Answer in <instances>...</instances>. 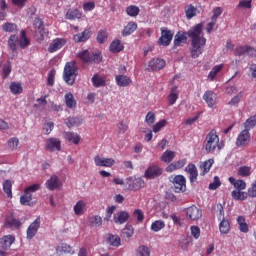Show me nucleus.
Segmentation results:
<instances>
[{
    "instance_id": "obj_1",
    "label": "nucleus",
    "mask_w": 256,
    "mask_h": 256,
    "mask_svg": "<svg viewBox=\"0 0 256 256\" xmlns=\"http://www.w3.org/2000/svg\"><path fill=\"white\" fill-rule=\"evenodd\" d=\"M78 69L77 62H67L64 67L63 79L67 85H74L77 79Z\"/></svg>"
},
{
    "instance_id": "obj_2",
    "label": "nucleus",
    "mask_w": 256,
    "mask_h": 256,
    "mask_svg": "<svg viewBox=\"0 0 256 256\" xmlns=\"http://www.w3.org/2000/svg\"><path fill=\"white\" fill-rule=\"evenodd\" d=\"M205 151L207 153H213L215 149L217 148L219 151L223 149V146L219 143V135H217V131L211 130L207 135L205 139Z\"/></svg>"
},
{
    "instance_id": "obj_3",
    "label": "nucleus",
    "mask_w": 256,
    "mask_h": 256,
    "mask_svg": "<svg viewBox=\"0 0 256 256\" xmlns=\"http://www.w3.org/2000/svg\"><path fill=\"white\" fill-rule=\"evenodd\" d=\"M78 59H81L84 63H101L103 61V57L101 53H91L89 50H82L77 53Z\"/></svg>"
},
{
    "instance_id": "obj_4",
    "label": "nucleus",
    "mask_w": 256,
    "mask_h": 256,
    "mask_svg": "<svg viewBox=\"0 0 256 256\" xmlns=\"http://www.w3.org/2000/svg\"><path fill=\"white\" fill-rule=\"evenodd\" d=\"M161 36L157 41V44L160 47H169L171 45V42L173 41V35H175V32L169 30L167 27L160 28Z\"/></svg>"
},
{
    "instance_id": "obj_5",
    "label": "nucleus",
    "mask_w": 256,
    "mask_h": 256,
    "mask_svg": "<svg viewBox=\"0 0 256 256\" xmlns=\"http://www.w3.org/2000/svg\"><path fill=\"white\" fill-rule=\"evenodd\" d=\"M205 45H207V40L191 41L190 53L192 59H197L200 55H203V51H205Z\"/></svg>"
},
{
    "instance_id": "obj_6",
    "label": "nucleus",
    "mask_w": 256,
    "mask_h": 256,
    "mask_svg": "<svg viewBox=\"0 0 256 256\" xmlns=\"http://www.w3.org/2000/svg\"><path fill=\"white\" fill-rule=\"evenodd\" d=\"M188 37L191 41H207L205 36H203V24H196L194 27L190 28L187 32Z\"/></svg>"
},
{
    "instance_id": "obj_7",
    "label": "nucleus",
    "mask_w": 256,
    "mask_h": 256,
    "mask_svg": "<svg viewBox=\"0 0 256 256\" xmlns=\"http://www.w3.org/2000/svg\"><path fill=\"white\" fill-rule=\"evenodd\" d=\"M173 190L175 193H184L187 191V180L183 175H177L173 179Z\"/></svg>"
},
{
    "instance_id": "obj_8",
    "label": "nucleus",
    "mask_w": 256,
    "mask_h": 256,
    "mask_svg": "<svg viewBox=\"0 0 256 256\" xmlns=\"http://www.w3.org/2000/svg\"><path fill=\"white\" fill-rule=\"evenodd\" d=\"M255 53H256L255 48L247 45L238 46L234 50V55L236 57H243L245 55H248L249 57H254Z\"/></svg>"
},
{
    "instance_id": "obj_9",
    "label": "nucleus",
    "mask_w": 256,
    "mask_h": 256,
    "mask_svg": "<svg viewBox=\"0 0 256 256\" xmlns=\"http://www.w3.org/2000/svg\"><path fill=\"white\" fill-rule=\"evenodd\" d=\"M186 215L191 221H199V219L203 217V211H201L197 206L192 205L186 208Z\"/></svg>"
},
{
    "instance_id": "obj_10",
    "label": "nucleus",
    "mask_w": 256,
    "mask_h": 256,
    "mask_svg": "<svg viewBox=\"0 0 256 256\" xmlns=\"http://www.w3.org/2000/svg\"><path fill=\"white\" fill-rule=\"evenodd\" d=\"M45 149L46 151H61V140L59 138H48L45 140Z\"/></svg>"
},
{
    "instance_id": "obj_11",
    "label": "nucleus",
    "mask_w": 256,
    "mask_h": 256,
    "mask_svg": "<svg viewBox=\"0 0 256 256\" xmlns=\"http://www.w3.org/2000/svg\"><path fill=\"white\" fill-rule=\"evenodd\" d=\"M39 227H41V218H36L26 230L27 239H33L37 235V231H39Z\"/></svg>"
},
{
    "instance_id": "obj_12",
    "label": "nucleus",
    "mask_w": 256,
    "mask_h": 256,
    "mask_svg": "<svg viewBox=\"0 0 256 256\" xmlns=\"http://www.w3.org/2000/svg\"><path fill=\"white\" fill-rule=\"evenodd\" d=\"M67 45V39L65 38H56L54 39L48 47L49 53H56V51H59V49H63Z\"/></svg>"
},
{
    "instance_id": "obj_13",
    "label": "nucleus",
    "mask_w": 256,
    "mask_h": 256,
    "mask_svg": "<svg viewBox=\"0 0 256 256\" xmlns=\"http://www.w3.org/2000/svg\"><path fill=\"white\" fill-rule=\"evenodd\" d=\"M250 141H251V133H249V130L244 129L239 133L236 139V145L238 147H245V145H247V143H249Z\"/></svg>"
},
{
    "instance_id": "obj_14",
    "label": "nucleus",
    "mask_w": 256,
    "mask_h": 256,
    "mask_svg": "<svg viewBox=\"0 0 256 256\" xmlns=\"http://www.w3.org/2000/svg\"><path fill=\"white\" fill-rule=\"evenodd\" d=\"M202 99H204L210 109H214L215 105H217V94L211 90L206 91Z\"/></svg>"
},
{
    "instance_id": "obj_15",
    "label": "nucleus",
    "mask_w": 256,
    "mask_h": 256,
    "mask_svg": "<svg viewBox=\"0 0 256 256\" xmlns=\"http://www.w3.org/2000/svg\"><path fill=\"white\" fill-rule=\"evenodd\" d=\"M166 63L165 60L160 58H153L148 62V71H160V69H163L165 67Z\"/></svg>"
},
{
    "instance_id": "obj_16",
    "label": "nucleus",
    "mask_w": 256,
    "mask_h": 256,
    "mask_svg": "<svg viewBox=\"0 0 256 256\" xmlns=\"http://www.w3.org/2000/svg\"><path fill=\"white\" fill-rule=\"evenodd\" d=\"M94 163L96 167H113V165H115V159L101 158L99 155H96L94 157Z\"/></svg>"
},
{
    "instance_id": "obj_17",
    "label": "nucleus",
    "mask_w": 256,
    "mask_h": 256,
    "mask_svg": "<svg viewBox=\"0 0 256 256\" xmlns=\"http://www.w3.org/2000/svg\"><path fill=\"white\" fill-rule=\"evenodd\" d=\"M129 212L127 211H118L113 216V221L116 225H123V223H127L129 221Z\"/></svg>"
},
{
    "instance_id": "obj_18",
    "label": "nucleus",
    "mask_w": 256,
    "mask_h": 256,
    "mask_svg": "<svg viewBox=\"0 0 256 256\" xmlns=\"http://www.w3.org/2000/svg\"><path fill=\"white\" fill-rule=\"evenodd\" d=\"M160 175H163V169L157 165L150 166L145 171V177L147 179H155V177H159Z\"/></svg>"
},
{
    "instance_id": "obj_19",
    "label": "nucleus",
    "mask_w": 256,
    "mask_h": 256,
    "mask_svg": "<svg viewBox=\"0 0 256 256\" xmlns=\"http://www.w3.org/2000/svg\"><path fill=\"white\" fill-rule=\"evenodd\" d=\"M186 173L189 175L190 183H196L197 177H199V171L197 170V166L195 164L190 163L185 168Z\"/></svg>"
},
{
    "instance_id": "obj_20",
    "label": "nucleus",
    "mask_w": 256,
    "mask_h": 256,
    "mask_svg": "<svg viewBox=\"0 0 256 256\" xmlns=\"http://www.w3.org/2000/svg\"><path fill=\"white\" fill-rule=\"evenodd\" d=\"M91 28L85 29L82 33L75 34L73 36L74 43H85L88 39H91Z\"/></svg>"
},
{
    "instance_id": "obj_21",
    "label": "nucleus",
    "mask_w": 256,
    "mask_h": 256,
    "mask_svg": "<svg viewBox=\"0 0 256 256\" xmlns=\"http://www.w3.org/2000/svg\"><path fill=\"white\" fill-rule=\"evenodd\" d=\"M21 225H23V223H21L19 219L13 217V214L6 217L5 227H8L9 229H20Z\"/></svg>"
},
{
    "instance_id": "obj_22",
    "label": "nucleus",
    "mask_w": 256,
    "mask_h": 256,
    "mask_svg": "<svg viewBox=\"0 0 256 256\" xmlns=\"http://www.w3.org/2000/svg\"><path fill=\"white\" fill-rule=\"evenodd\" d=\"M185 165H187V159H185V158L178 160V161H174L166 168V172L173 173V171L183 169V167H185Z\"/></svg>"
},
{
    "instance_id": "obj_23",
    "label": "nucleus",
    "mask_w": 256,
    "mask_h": 256,
    "mask_svg": "<svg viewBox=\"0 0 256 256\" xmlns=\"http://www.w3.org/2000/svg\"><path fill=\"white\" fill-rule=\"evenodd\" d=\"M83 17V12L79 9H68L65 14V19L68 21H75V19H81Z\"/></svg>"
},
{
    "instance_id": "obj_24",
    "label": "nucleus",
    "mask_w": 256,
    "mask_h": 256,
    "mask_svg": "<svg viewBox=\"0 0 256 256\" xmlns=\"http://www.w3.org/2000/svg\"><path fill=\"white\" fill-rule=\"evenodd\" d=\"M115 81L118 87H129V85L133 83V80H131L127 75H116Z\"/></svg>"
},
{
    "instance_id": "obj_25",
    "label": "nucleus",
    "mask_w": 256,
    "mask_h": 256,
    "mask_svg": "<svg viewBox=\"0 0 256 256\" xmlns=\"http://www.w3.org/2000/svg\"><path fill=\"white\" fill-rule=\"evenodd\" d=\"M46 187L49 191H55V189H59L61 187V183H59V178L56 175L50 177V179L46 182Z\"/></svg>"
},
{
    "instance_id": "obj_26",
    "label": "nucleus",
    "mask_w": 256,
    "mask_h": 256,
    "mask_svg": "<svg viewBox=\"0 0 256 256\" xmlns=\"http://www.w3.org/2000/svg\"><path fill=\"white\" fill-rule=\"evenodd\" d=\"M13 243H15V236L13 235H6L0 238V247L2 249H9Z\"/></svg>"
},
{
    "instance_id": "obj_27",
    "label": "nucleus",
    "mask_w": 256,
    "mask_h": 256,
    "mask_svg": "<svg viewBox=\"0 0 256 256\" xmlns=\"http://www.w3.org/2000/svg\"><path fill=\"white\" fill-rule=\"evenodd\" d=\"M143 187H145V181L141 177L134 178L132 183L129 184L130 191H139V189H143Z\"/></svg>"
},
{
    "instance_id": "obj_28",
    "label": "nucleus",
    "mask_w": 256,
    "mask_h": 256,
    "mask_svg": "<svg viewBox=\"0 0 256 256\" xmlns=\"http://www.w3.org/2000/svg\"><path fill=\"white\" fill-rule=\"evenodd\" d=\"M64 139L73 143L74 145H79L81 142V136L75 132H64Z\"/></svg>"
},
{
    "instance_id": "obj_29",
    "label": "nucleus",
    "mask_w": 256,
    "mask_h": 256,
    "mask_svg": "<svg viewBox=\"0 0 256 256\" xmlns=\"http://www.w3.org/2000/svg\"><path fill=\"white\" fill-rule=\"evenodd\" d=\"M33 27H34L36 33H39V35L41 37H43V35H45V25H44L43 19L35 18L34 22H33Z\"/></svg>"
},
{
    "instance_id": "obj_30",
    "label": "nucleus",
    "mask_w": 256,
    "mask_h": 256,
    "mask_svg": "<svg viewBox=\"0 0 256 256\" xmlns=\"http://www.w3.org/2000/svg\"><path fill=\"white\" fill-rule=\"evenodd\" d=\"M213 163H215V160L208 159L200 164V169L202 172H200L201 177H204V175H207L209 171H211V167H213Z\"/></svg>"
},
{
    "instance_id": "obj_31",
    "label": "nucleus",
    "mask_w": 256,
    "mask_h": 256,
    "mask_svg": "<svg viewBox=\"0 0 256 256\" xmlns=\"http://www.w3.org/2000/svg\"><path fill=\"white\" fill-rule=\"evenodd\" d=\"M64 101L68 109H75L77 107V100H75V96L71 92L65 94Z\"/></svg>"
},
{
    "instance_id": "obj_32",
    "label": "nucleus",
    "mask_w": 256,
    "mask_h": 256,
    "mask_svg": "<svg viewBox=\"0 0 256 256\" xmlns=\"http://www.w3.org/2000/svg\"><path fill=\"white\" fill-rule=\"evenodd\" d=\"M85 211H87V204L83 200H79L75 205H74V213L78 217L80 215H84Z\"/></svg>"
},
{
    "instance_id": "obj_33",
    "label": "nucleus",
    "mask_w": 256,
    "mask_h": 256,
    "mask_svg": "<svg viewBox=\"0 0 256 256\" xmlns=\"http://www.w3.org/2000/svg\"><path fill=\"white\" fill-rule=\"evenodd\" d=\"M135 31H137V23L131 21L124 27L122 37H129V35H132Z\"/></svg>"
},
{
    "instance_id": "obj_34",
    "label": "nucleus",
    "mask_w": 256,
    "mask_h": 256,
    "mask_svg": "<svg viewBox=\"0 0 256 256\" xmlns=\"http://www.w3.org/2000/svg\"><path fill=\"white\" fill-rule=\"evenodd\" d=\"M228 181L231 183V185H233L235 189H237V191H243L247 188V183H245L243 180H236L233 177H229Z\"/></svg>"
},
{
    "instance_id": "obj_35",
    "label": "nucleus",
    "mask_w": 256,
    "mask_h": 256,
    "mask_svg": "<svg viewBox=\"0 0 256 256\" xmlns=\"http://www.w3.org/2000/svg\"><path fill=\"white\" fill-rule=\"evenodd\" d=\"M186 19L190 21L193 17H197V7L193 6V4H188L184 7Z\"/></svg>"
},
{
    "instance_id": "obj_36",
    "label": "nucleus",
    "mask_w": 256,
    "mask_h": 256,
    "mask_svg": "<svg viewBox=\"0 0 256 256\" xmlns=\"http://www.w3.org/2000/svg\"><path fill=\"white\" fill-rule=\"evenodd\" d=\"M88 225L97 229V227H101V225H103V218L99 215L91 216L88 218Z\"/></svg>"
},
{
    "instance_id": "obj_37",
    "label": "nucleus",
    "mask_w": 256,
    "mask_h": 256,
    "mask_svg": "<svg viewBox=\"0 0 256 256\" xmlns=\"http://www.w3.org/2000/svg\"><path fill=\"white\" fill-rule=\"evenodd\" d=\"M219 231L222 235H227L231 231V222L223 218L219 223Z\"/></svg>"
},
{
    "instance_id": "obj_38",
    "label": "nucleus",
    "mask_w": 256,
    "mask_h": 256,
    "mask_svg": "<svg viewBox=\"0 0 256 256\" xmlns=\"http://www.w3.org/2000/svg\"><path fill=\"white\" fill-rule=\"evenodd\" d=\"M92 85L96 88L105 87V85H107V81L105 80V77L99 76V74H95L92 77Z\"/></svg>"
},
{
    "instance_id": "obj_39",
    "label": "nucleus",
    "mask_w": 256,
    "mask_h": 256,
    "mask_svg": "<svg viewBox=\"0 0 256 256\" xmlns=\"http://www.w3.org/2000/svg\"><path fill=\"white\" fill-rule=\"evenodd\" d=\"M106 241L111 247H119L121 245V238L118 235L108 234Z\"/></svg>"
},
{
    "instance_id": "obj_40",
    "label": "nucleus",
    "mask_w": 256,
    "mask_h": 256,
    "mask_svg": "<svg viewBox=\"0 0 256 256\" xmlns=\"http://www.w3.org/2000/svg\"><path fill=\"white\" fill-rule=\"evenodd\" d=\"M223 64H218L212 68V70L209 72L207 79L209 81H214L215 77H217L218 73H221L223 71Z\"/></svg>"
},
{
    "instance_id": "obj_41",
    "label": "nucleus",
    "mask_w": 256,
    "mask_h": 256,
    "mask_svg": "<svg viewBox=\"0 0 256 256\" xmlns=\"http://www.w3.org/2000/svg\"><path fill=\"white\" fill-rule=\"evenodd\" d=\"M177 99H179V90L177 86H174L171 88V92L168 96L169 105H175Z\"/></svg>"
},
{
    "instance_id": "obj_42",
    "label": "nucleus",
    "mask_w": 256,
    "mask_h": 256,
    "mask_svg": "<svg viewBox=\"0 0 256 256\" xmlns=\"http://www.w3.org/2000/svg\"><path fill=\"white\" fill-rule=\"evenodd\" d=\"M12 189H13V182H11V180H6L3 183V191L7 195L8 199L13 198V190Z\"/></svg>"
},
{
    "instance_id": "obj_43",
    "label": "nucleus",
    "mask_w": 256,
    "mask_h": 256,
    "mask_svg": "<svg viewBox=\"0 0 256 256\" xmlns=\"http://www.w3.org/2000/svg\"><path fill=\"white\" fill-rule=\"evenodd\" d=\"M111 53H121L125 47L121 44V40H114L109 47Z\"/></svg>"
},
{
    "instance_id": "obj_44",
    "label": "nucleus",
    "mask_w": 256,
    "mask_h": 256,
    "mask_svg": "<svg viewBox=\"0 0 256 256\" xmlns=\"http://www.w3.org/2000/svg\"><path fill=\"white\" fill-rule=\"evenodd\" d=\"M176 153L175 151H171V150H166L162 156L160 157L161 161H163V163H171V161H173V159H175Z\"/></svg>"
},
{
    "instance_id": "obj_45",
    "label": "nucleus",
    "mask_w": 256,
    "mask_h": 256,
    "mask_svg": "<svg viewBox=\"0 0 256 256\" xmlns=\"http://www.w3.org/2000/svg\"><path fill=\"white\" fill-rule=\"evenodd\" d=\"M17 43H19V36L12 34L8 39V47L11 51H17Z\"/></svg>"
},
{
    "instance_id": "obj_46",
    "label": "nucleus",
    "mask_w": 256,
    "mask_h": 256,
    "mask_svg": "<svg viewBox=\"0 0 256 256\" xmlns=\"http://www.w3.org/2000/svg\"><path fill=\"white\" fill-rule=\"evenodd\" d=\"M150 229L151 231H154V233H159L161 229H165V221L155 220L154 222H152Z\"/></svg>"
},
{
    "instance_id": "obj_47",
    "label": "nucleus",
    "mask_w": 256,
    "mask_h": 256,
    "mask_svg": "<svg viewBox=\"0 0 256 256\" xmlns=\"http://www.w3.org/2000/svg\"><path fill=\"white\" fill-rule=\"evenodd\" d=\"M83 123V118L81 117H70L68 118V122L66 123L67 127L71 129V127H79Z\"/></svg>"
},
{
    "instance_id": "obj_48",
    "label": "nucleus",
    "mask_w": 256,
    "mask_h": 256,
    "mask_svg": "<svg viewBox=\"0 0 256 256\" xmlns=\"http://www.w3.org/2000/svg\"><path fill=\"white\" fill-rule=\"evenodd\" d=\"M31 201H33V195L25 190L24 194L20 197L21 205H31Z\"/></svg>"
},
{
    "instance_id": "obj_49",
    "label": "nucleus",
    "mask_w": 256,
    "mask_h": 256,
    "mask_svg": "<svg viewBox=\"0 0 256 256\" xmlns=\"http://www.w3.org/2000/svg\"><path fill=\"white\" fill-rule=\"evenodd\" d=\"M10 91L13 95H20V93H23V87L19 82H12L10 84Z\"/></svg>"
},
{
    "instance_id": "obj_50",
    "label": "nucleus",
    "mask_w": 256,
    "mask_h": 256,
    "mask_svg": "<svg viewBox=\"0 0 256 256\" xmlns=\"http://www.w3.org/2000/svg\"><path fill=\"white\" fill-rule=\"evenodd\" d=\"M187 41V36L185 33H178L174 37V47H181V43H185Z\"/></svg>"
},
{
    "instance_id": "obj_51",
    "label": "nucleus",
    "mask_w": 256,
    "mask_h": 256,
    "mask_svg": "<svg viewBox=\"0 0 256 256\" xmlns=\"http://www.w3.org/2000/svg\"><path fill=\"white\" fill-rule=\"evenodd\" d=\"M29 38H27V35L25 33V30L21 31L20 39H19V45L21 49H25V47H29Z\"/></svg>"
},
{
    "instance_id": "obj_52",
    "label": "nucleus",
    "mask_w": 256,
    "mask_h": 256,
    "mask_svg": "<svg viewBox=\"0 0 256 256\" xmlns=\"http://www.w3.org/2000/svg\"><path fill=\"white\" fill-rule=\"evenodd\" d=\"M256 126V114L254 116L249 117L245 122H244V128L247 129V131H251L253 127Z\"/></svg>"
},
{
    "instance_id": "obj_53",
    "label": "nucleus",
    "mask_w": 256,
    "mask_h": 256,
    "mask_svg": "<svg viewBox=\"0 0 256 256\" xmlns=\"http://www.w3.org/2000/svg\"><path fill=\"white\" fill-rule=\"evenodd\" d=\"M2 29L3 31H5V33H13L17 31V24L6 22L2 25Z\"/></svg>"
},
{
    "instance_id": "obj_54",
    "label": "nucleus",
    "mask_w": 256,
    "mask_h": 256,
    "mask_svg": "<svg viewBox=\"0 0 256 256\" xmlns=\"http://www.w3.org/2000/svg\"><path fill=\"white\" fill-rule=\"evenodd\" d=\"M139 12V7L135 5H130L126 8V13L127 15H129V17H137V15H139Z\"/></svg>"
},
{
    "instance_id": "obj_55",
    "label": "nucleus",
    "mask_w": 256,
    "mask_h": 256,
    "mask_svg": "<svg viewBox=\"0 0 256 256\" xmlns=\"http://www.w3.org/2000/svg\"><path fill=\"white\" fill-rule=\"evenodd\" d=\"M238 175L240 177H249L251 175V167H249V166H241L238 169Z\"/></svg>"
},
{
    "instance_id": "obj_56",
    "label": "nucleus",
    "mask_w": 256,
    "mask_h": 256,
    "mask_svg": "<svg viewBox=\"0 0 256 256\" xmlns=\"http://www.w3.org/2000/svg\"><path fill=\"white\" fill-rule=\"evenodd\" d=\"M57 71L55 69H52L48 73V78H47V85L48 87H53L55 85V75Z\"/></svg>"
},
{
    "instance_id": "obj_57",
    "label": "nucleus",
    "mask_w": 256,
    "mask_h": 256,
    "mask_svg": "<svg viewBox=\"0 0 256 256\" xmlns=\"http://www.w3.org/2000/svg\"><path fill=\"white\" fill-rule=\"evenodd\" d=\"M109 37V34L107 33V30H100L97 34V41L100 44L105 43L107 41V38Z\"/></svg>"
},
{
    "instance_id": "obj_58",
    "label": "nucleus",
    "mask_w": 256,
    "mask_h": 256,
    "mask_svg": "<svg viewBox=\"0 0 256 256\" xmlns=\"http://www.w3.org/2000/svg\"><path fill=\"white\" fill-rule=\"evenodd\" d=\"M221 187V180L219 179V176H215L212 183L209 184L208 189L210 191H215L216 189H219Z\"/></svg>"
},
{
    "instance_id": "obj_59",
    "label": "nucleus",
    "mask_w": 256,
    "mask_h": 256,
    "mask_svg": "<svg viewBox=\"0 0 256 256\" xmlns=\"http://www.w3.org/2000/svg\"><path fill=\"white\" fill-rule=\"evenodd\" d=\"M137 253L138 256H150L151 250H149V247L142 245L137 248Z\"/></svg>"
},
{
    "instance_id": "obj_60",
    "label": "nucleus",
    "mask_w": 256,
    "mask_h": 256,
    "mask_svg": "<svg viewBox=\"0 0 256 256\" xmlns=\"http://www.w3.org/2000/svg\"><path fill=\"white\" fill-rule=\"evenodd\" d=\"M122 237L124 239H131L133 237V226H128L122 230Z\"/></svg>"
},
{
    "instance_id": "obj_61",
    "label": "nucleus",
    "mask_w": 256,
    "mask_h": 256,
    "mask_svg": "<svg viewBox=\"0 0 256 256\" xmlns=\"http://www.w3.org/2000/svg\"><path fill=\"white\" fill-rule=\"evenodd\" d=\"M165 125H167V120L163 119L160 120L159 122H157L154 126H153V132L154 133H159V131H161V129L163 127H165Z\"/></svg>"
},
{
    "instance_id": "obj_62",
    "label": "nucleus",
    "mask_w": 256,
    "mask_h": 256,
    "mask_svg": "<svg viewBox=\"0 0 256 256\" xmlns=\"http://www.w3.org/2000/svg\"><path fill=\"white\" fill-rule=\"evenodd\" d=\"M145 121H146L147 125H149V127H151V125H153V123H155V113L153 111H149L146 114Z\"/></svg>"
},
{
    "instance_id": "obj_63",
    "label": "nucleus",
    "mask_w": 256,
    "mask_h": 256,
    "mask_svg": "<svg viewBox=\"0 0 256 256\" xmlns=\"http://www.w3.org/2000/svg\"><path fill=\"white\" fill-rule=\"evenodd\" d=\"M54 128H55V123L47 122L43 126V131H44L45 135H49L51 133V131H53Z\"/></svg>"
},
{
    "instance_id": "obj_64",
    "label": "nucleus",
    "mask_w": 256,
    "mask_h": 256,
    "mask_svg": "<svg viewBox=\"0 0 256 256\" xmlns=\"http://www.w3.org/2000/svg\"><path fill=\"white\" fill-rule=\"evenodd\" d=\"M248 196L256 197V181L251 184V187L248 188Z\"/></svg>"
}]
</instances>
